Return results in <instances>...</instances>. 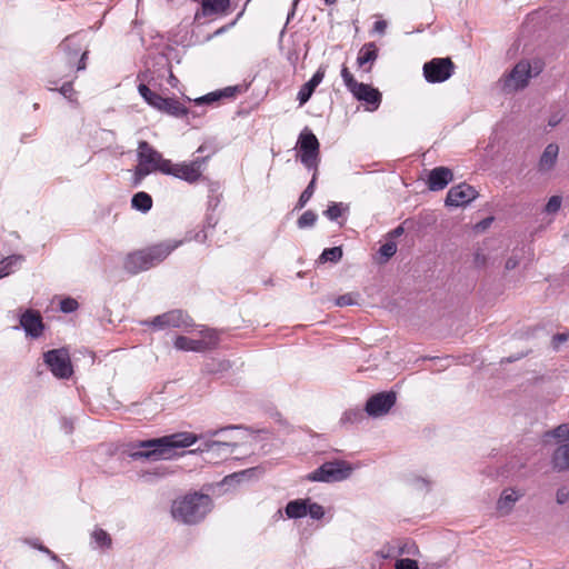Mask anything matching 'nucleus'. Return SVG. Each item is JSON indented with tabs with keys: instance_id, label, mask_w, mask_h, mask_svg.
<instances>
[{
	"instance_id": "nucleus-1",
	"label": "nucleus",
	"mask_w": 569,
	"mask_h": 569,
	"mask_svg": "<svg viewBox=\"0 0 569 569\" xmlns=\"http://www.w3.org/2000/svg\"><path fill=\"white\" fill-rule=\"evenodd\" d=\"M240 428V426L230 425L219 429H209L201 435L184 431L160 438L138 440L127 445L126 453L133 460H171L180 456L178 449L188 448L198 440H203L202 446L199 447L200 451H217L227 456L232 452L230 448L236 445L228 440H213V437Z\"/></svg>"
},
{
	"instance_id": "nucleus-2",
	"label": "nucleus",
	"mask_w": 569,
	"mask_h": 569,
	"mask_svg": "<svg viewBox=\"0 0 569 569\" xmlns=\"http://www.w3.org/2000/svg\"><path fill=\"white\" fill-rule=\"evenodd\" d=\"M212 508V499L204 493H188L172 501L171 516L184 525H196L203 520Z\"/></svg>"
},
{
	"instance_id": "nucleus-3",
	"label": "nucleus",
	"mask_w": 569,
	"mask_h": 569,
	"mask_svg": "<svg viewBox=\"0 0 569 569\" xmlns=\"http://www.w3.org/2000/svg\"><path fill=\"white\" fill-rule=\"evenodd\" d=\"M180 243L169 240L131 252L126 257L123 267L131 274L146 271L162 262Z\"/></svg>"
},
{
	"instance_id": "nucleus-4",
	"label": "nucleus",
	"mask_w": 569,
	"mask_h": 569,
	"mask_svg": "<svg viewBox=\"0 0 569 569\" xmlns=\"http://www.w3.org/2000/svg\"><path fill=\"white\" fill-rule=\"evenodd\" d=\"M138 163L134 169V183H140L152 172L166 174L170 160L164 159L149 142L140 141L137 150Z\"/></svg>"
},
{
	"instance_id": "nucleus-5",
	"label": "nucleus",
	"mask_w": 569,
	"mask_h": 569,
	"mask_svg": "<svg viewBox=\"0 0 569 569\" xmlns=\"http://www.w3.org/2000/svg\"><path fill=\"white\" fill-rule=\"evenodd\" d=\"M89 40L83 31L74 32L66 37L59 44V49L67 56V62L70 69L82 71L87 68Z\"/></svg>"
},
{
	"instance_id": "nucleus-6",
	"label": "nucleus",
	"mask_w": 569,
	"mask_h": 569,
	"mask_svg": "<svg viewBox=\"0 0 569 569\" xmlns=\"http://www.w3.org/2000/svg\"><path fill=\"white\" fill-rule=\"evenodd\" d=\"M352 466L346 460H332L322 463L319 468L307 475V480L312 482H340L352 473Z\"/></svg>"
},
{
	"instance_id": "nucleus-7",
	"label": "nucleus",
	"mask_w": 569,
	"mask_h": 569,
	"mask_svg": "<svg viewBox=\"0 0 569 569\" xmlns=\"http://www.w3.org/2000/svg\"><path fill=\"white\" fill-rule=\"evenodd\" d=\"M298 146L301 163L309 170L318 171L320 143L315 133L308 128H305L299 134Z\"/></svg>"
},
{
	"instance_id": "nucleus-8",
	"label": "nucleus",
	"mask_w": 569,
	"mask_h": 569,
	"mask_svg": "<svg viewBox=\"0 0 569 569\" xmlns=\"http://www.w3.org/2000/svg\"><path fill=\"white\" fill-rule=\"evenodd\" d=\"M207 158L198 157L192 161H183L179 163L169 162L166 174L173 176L188 183H196L202 178L203 168Z\"/></svg>"
},
{
	"instance_id": "nucleus-9",
	"label": "nucleus",
	"mask_w": 569,
	"mask_h": 569,
	"mask_svg": "<svg viewBox=\"0 0 569 569\" xmlns=\"http://www.w3.org/2000/svg\"><path fill=\"white\" fill-rule=\"evenodd\" d=\"M44 363L56 378L68 379L71 377L73 369L70 356L67 349H52L43 355Z\"/></svg>"
},
{
	"instance_id": "nucleus-10",
	"label": "nucleus",
	"mask_w": 569,
	"mask_h": 569,
	"mask_svg": "<svg viewBox=\"0 0 569 569\" xmlns=\"http://www.w3.org/2000/svg\"><path fill=\"white\" fill-rule=\"evenodd\" d=\"M423 77L429 83L447 81L455 72V64L450 58H433L422 68Z\"/></svg>"
},
{
	"instance_id": "nucleus-11",
	"label": "nucleus",
	"mask_w": 569,
	"mask_h": 569,
	"mask_svg": "<svg viewBox=\"0 0 569 569\" xmlns=\"http://www.w3.org/2000/svg\"><path fill=\"white\" fill-rule=\"evenodd\" d=\"M531 78V64L526 60H521L503 78L502 88L506 92L522 90L528 86Z\"/></svg>"
},
{
	"instance_id": "nucleus-12",
	"label": "nucleus",
	"mask_w": 569,
	"mask_h": 569,
	"mask_svg": "<svg viewBox=\"0 0 569 569\" xmlns=\"http://www.w3.org/2000/svg\"><path fill=\"white\" fill-rule=\"evenodd\" d=\"M397 400L396 392L383 391L371 396L365 407L368 416L378 418L387 415L395 406Z\"/></svg>"
},
{
	"instance_id": "nucleus-13",
	"label": "nucleus",
	"mask_w": 569,
	"mask_h": 569,
	"mask_svg": "<svg viewBox=\"0 0 569 569\" xmlns=\"http://www.w3.org/2000/svg\"><path fill=\"white\" fill-rule=\"evenodd\" d=\"M146 325L152 326L156 329L162 330L167 328H183L187 329L191 326L190 318L181 310H171L154 317L152 320L147 321Z\"/></svg>"
},
{
	"instance_id": "nucleus-14",
	"label": "nucleus",
	"mask_w": 569,
	"mask_h": 569,
	"mask_svg": "<svg viewBox=\"0 0 569 569\" xmlns=\"http://www.w3.org/2000/svg\"><path fill=\"white\" fill-rule=\"evenodd\" d=\"M478 197L477 190L467 183H459L449 189L445 203L447 207H465Z\"/></svg>"
},
{
	"instance_id": "nucleus-15",
	"label": "nucleus",
	"mask_w": 569,
	"mask_h": 569,
	"mask_svg": "<svg viewBox=\"0 0 569 569\" xmlns=\"http://www.w3.org/2000/svg\"><path fill=\"white\" fill-rule=\"evenodd\" d=\"M350 92L357 100L363 101L369 111L377 110L381 103V93L369 84L359 82Z\"/></svg>"
},
{
	"instance_id": "nucleus-16",
	"label": "nucleus",
	"mask_w": 569,
	"mask_h": 569,
	"mask_svg": "<svg viewBox=\"0 0 569 569\" xmlns=\"http://www.w3.org/2000/svg\"><path fill=\"white\" fill-rule=\"evenodd\" d=\"M20 326L31 338H39L44 329L40 313L31 309L21 315Z\"/></svg>"
},
{
	"instance_id": "nucleus-17",
	"label": "nucleus",
	"mask_w": 569,
	"mask_h": 569,
	"mask_svg": "<svg viewBox=\"0 0 569 569\" xmlns=\"http://www.w3.org/2000/svg\"><path fill=\"white\" fill-rule=\"evenodd\" d=\"M453 180L452 171L447 167L433 168L428 176V188L430 191H440Z\"/></svg>"
},
{
	"instance_id": "nucleus-18",
	"label": "nucleus",
	"mask_w": 569,
	"mask_h": 569,
	"mask_svg": "<svg viewBox=\"0 0 569 569\" xmlns=\"http://www.w3.org/2000/svg\"><path fill=\"white\" fill-rule=\"evenodd\" d=\"M326 74V67L320 66L311 79L306 82L299 90L297 99L300 106H303L309 101L316 88L322 82Z\"/></svg>"
},
{
	"instance_id": "nucleus-19",
	"label": "nucleus",
	"mask_w": 569,
	"mask_h": 569,
	"mask_svg": "<svg viewBox=\"0 0 569 569\" xmlns=\"http://www.w3.org/2000/svg\"><path fill=\"white\" fill-rule=\"evenodd\" d=\"M378 58V48L373 42H368L361 47L357 57V64L365 68V71L371 70V64Z\"/></svg>"
},
{
	"instance_id": "nucleus-20",
	"label": "nucleus",
	"mask_w": 569,
	"mask_h": 569,
	"mask_svg": "<svg viewBox=\"0 0 569 569\" xmlns=\"http://www.w3.org/2000/svg\"><path fill=\"white\" fill-rule=\"evenodd\" d=\"M558 153H559V147L556 143H549L545 148V150L540 157V160L538 163L539 171L540 172L550 171L557 162Z\"/></svg>"
},
{
	"instance_id": "nucleus-21",
	"label": "nucleus",
	"mask_w": 569,
	"mask_h": 569,
	"mask_svg": "<svg viewBox=\"0 0 569 569\" xmlns=\"http://www.w3.org/2000/svg\"><path fill=\"white\" fill-rule=\"evenodd\" d=\"M522 497V493H518L513 489H506L502 491L498 502H497V509L502 515L509 513L515 503Z\"/></svg>"
},
{
	"instance_id": "nucleus-22",
	"label": "nucleus",
	"mask_w": 569,
	"mask_h": 569,
	"mask_svg": "<svg viewBox=\"0 0 569 569\" xmlns=\"http://www.w3.org/2000/svg\"><path fill=\"white\" fill-rule=\"evenodd\" d=\"M160 111L177 118H182L190 112L182 102L174 98H164Z\"/></svg>"
},
{
	"instance_id": "nucleus-23",
	"label": "nucleus",
	"mask_w": 569,
	"mask_h": 569,
	"mask_svg": "<svg viewBox=\"0 0 569 569\" xmlns=\"http://www.w3.org/2000/svg\"><path fill=\"white\" fill-rule=\"evenodd\" d=\"M174 347L182 351H204L207 350L206 340H193L184 336H178L174 340Z\"/></svg>"
},
{
	"instance_id": "nucleus-24",
	"label": "nucleus",
	"mask_w": 569,
	"mask_h": 569,
	"mask_svg": "<svg viewBox=\"0 0 569 569\" xmlns=\"http://www.w3.org/2000/svg\"><path fill=\"white\" fill-rule=\"evenodd\" d=\"M553 469L563 471L569 469V442L558 446L552 455Z\"/></svg>"
},
{
	"instance_id": "nucleus-25",
	"label": "nucleus",
	"mask_w": 569,
	"mask_h": 569,
	"mask_svg": "<svg viewBox=\"0 0 569 569\" xmlns=\"http://www.w3.org/2000/svg\"><path fill=\"white\" fill-rule=\"evenodd\" d=\"M308 499L291 500L286 506V515L290 519L303 518L308 515L307 510Z\"/></svg>"
},
{
	"instance_id": "nucleus-26",
	"label": "nucleus",
	"mask_w": 569,
	"mask_h": 569,
	"mask_svg": "<svg viewBox=\"0 0 569 569\" xmlns=\"http://www.w3.org/2000/svg\"><path fill=\"white\" fill-rule=\"evenodd\" d=\"M24 261L22 254H11L0 261V279L12 273Z\"/></svg>"
},
{
	"instance_id": "nucleus-27",
	"label": "nucleus",
	"mask_w": 569,
	"mask_h": 569,
	"mask_svg": "<svg viewBox=\"0 0 569 569\" xmlns=\"http://www.w3.org/2000/svg\"><path fill=\"white\" fill-rule=\"evenodd\" d=\"M202 11L206 16L224 13L229 6V0H201Z\"/></svg>"
},
{
	"instance_id": "nucleus-28",
	"label": "nucleus",
	"mask_w": 569,
	"mask_h": 569,
	"mask_svg": "<svg viewBox=\"0 0 569 569\" xmlns=\"http://www.w3.org/2000/svg\"><path fill=\"white\" fill-rule=\"evenodd\" d=\"M138 91L148 104L160 110L161 103L163 102L164 99L163 97H161L157 92L151 91L149 87L144 83H140L138 86Z\"/></svg>"
},
{
	"instance_id": "nucleus-29",
	"label": "nucleus",
	"mask_w": 569,
	"mask_h": 569,
	"mask_svg": "<svg viewBox=\"0 0 569 569\" xmlns=\"http://www.w3.org/2000/svg\"><path fill=\"white\" fill-rule=\"evenodd\" d=\"M131 206L138 211L148 212L152 207V198L147 192L140 191L132 197Z\"/></svg>"
},
{
	"instance_id": "nucleus-30",
	"label": "nucleus",
	"mask_w": 569,
	"mask_h": 569,
	"mask_svg": "<svg viewBox=\"0 0 569 569\" xmlns=\"http://www.w3.org/2000/svg\"><path fill=\"white\" fill-rule=\"evenodd\" d=\"M348 210L349 206L343 202H331L323 213L329 220L337 221Z\"/></svg>"
},
{
	"instance_id": "nucleus-31",
	"label": "nucleus",
	"mask_w": 569,
	"mask_h": 569,
	"mask_svg": "<svg viewBox=\"0 0 569 569\" xmlns=\"http://www.w3.org/2000/svg\"><path fill=\"white\" fill-rule=\"evenodd\" d=\"M318 173H319V170L312 171L311 181L309 182L307 188L302 191V193L300 194V198L298 200V204H297L298 208H303L307 204V202L311 199V197L315 192V189H316Z\"/></svg>"
},
{
	"instance_id": "nucleus-32",
	"label": "nucleus",
	"mask_w": 569,
	"mask_h": 569,
	"mask_svg": "<svg viewBox=\"0 0 569 569\" xmlns=\"http://www.w3.org/2000/svg\"><path fill=\"white\" fill-rule=\"evenodd\" d=\"M91 538L94 541V543L97 545V547H99V548H110L111 547L112 539H111L110 535L101 528H96L91 533Z\"/></svg>"
},
{
	"instance_id": "nucleus-33",
	"label": "nucleus",
	"mask_w": 569,
	"mask_h": 569,
	"mask_svg": "<svg viewBox=\"0 0 569 569\" xmlns=\"http://www.w3.org/2000/svg\"><path fill=\"white\" fill-rule=\"evenodd\" d=\"M342 258L341 247L327 248L319 257L321 262H338Z\"/></svg>"
},
{
	"instance_id": "nucleus-34",
	"label": "nucleus",
	"mask_w": 569,
	"mask_h": 569,
	"mask_svg": "<svg viewBox=\"0 0 569 569\" xmlns=\"http://www.w3.org/2000/svg\"><path fill=\"white\" fill-rule=\"evenodd\" d=\"M363 419V411L361 409H350L341 417V423H357Z\"/></svg>"
},
{
	"instance_id": "nucleus-35",
	"label": "nucleus",
	"mask_w": 569,
	"mask_h": 569,
	"mask_svg": "<svg viewBox=\"0 0 569 569\" xmlns=\"http://www.w3.org/2000/svg\"><path fill=\"white\" fill-rule=\"evenodd\" d=\"M317 221V214L311 211V210H307L305 211L301 217L298 219V227L300 229H303V228H308V227H312Z\"/></svg>"
},
{
	"instance_id": "nucleus-36",
	"label": "nucleus",
	"mask_w": 569,
	"mask_h": 569,
	"mask_svg": "<svg viewBox=\"0 0 569 569\" xmlns=\"http://www.w3.org/2000/svg\"><path fill=\"white\" fill-rule=\"evenodd\" d=\"M307 510V516H310V518L315 520H320L325 516L323 507L317 502H312L310 499H308Z\"/></svg>"
},
{
	"instance_id": "nucleus-37",
	"label": "nucleus",
	"mask_w": 569,
	"mask_h": 569,
	"mask_svg": "<svg viewBox=\"0 0 569 569\" xmlns=\"http://www.w3.org/2000/svg\"><path fill=\"white\" fill-rule=\"evenodd\" d=\"M341 77L345 82V86L349 91L353 90L355 87L359 83L352 76V73L349 71L347 66H342L341 68Z\"/></svg>"
},
{
	"instance_id": "nucleus-38",
	"label": "nucleus",
	"mask_w": 569,
	"mask_h": 569,
	"mask_svg": "<svg viewBox=\"0 0 569 569\" xmlns=\"http://www.w3.org/2000/svg\"><path fill=\"white\" fill-rule=\"evenodd\" d=\"M221 99L219 91L210 92L194 100L196 106L212 104Z\"/></svg>"
},
{
	"instance_id": "nucleus-39",
	"label": "nucleus",
	"mask_w": 569,
	"mask_h": 569,
	"mask_svg": "<svg viewBox=\"0 0 569 569\" xmlns=\"http://www.w3.org/2000/svg\"><path fill=\"white\" fill-rule=\"evenodd\" d=\"M561 197L560 196H552L547 204L545 206V212L547 213H556L559 211L561 207Z\"/></svg>"
},
{
	"instance_id": "nucleus-40",
	"label": "nucleus",
	"mask_w": 569,
	"mask_h": 569,
	"mask_svg": "<svg viewBox=\"0 0 569 569\" xmlns=\"http://www.w3.org/2000/svg\"><path fill=\"white\" fill-rule=\"evenodd\" d=\"M396 252H397V244L393 241H388V242L383 243L379 249V253L385 259H390Z\"/></svg>"
},
{
	"instance_id": "nucleus-41",
	"label": "nucleus",
	"mask_w": 569,
	"mask_h": 569,
	"mask_svg": "<svg viewBox=\"0 0 569 569\" xmlns=\"http://www.w3.org/2000/svg\"><path fill=\"white\" fill-rule=\"evenodd\" d=\"M356 297H358V295H353V293L341 295L336 299V305L339 307H347V306L356 305L357 303Z\"/></svg>"
},
{
	"instance_id": "nucleus-42",
	"label": "nucleus",
	"mask_w": 569,
	"mask_h": 569,
	"mask_svg": "<svg viewBox=\"0 0 569 569\" xmlns=\"http://www.w3.org/2000/svg\"><path fill=\"white\" fill-rule=\"evenodd\" d=\"M78 302L77 300L72 299V298H66L63 300H61L60 302V310L64 313H70V312H73L74 310L78 309Z\"/></svg>"
},
{
	"instance_id": "nucleus-43",
	"label": "nucleus",
	"mask_w": 569,
	"mask_h": 569,
	"mask_svg": "<svg viewBox=\"0 0 569 569\" xmlns=\"http://www.w3.org/2000/svg\"><path fill=\"white\" fill-rule=\"evenodd\" d=\"M201 333L203 335V337L206 339H208V341H206L207 343V349L213 347L217 345L218 342V333L216 330L213 329H206L203 331H201Z\"/></svg>"
},
{
	"instance_id": "nucleus-44",
	"label": "nucleus",
	"mask_w": 569,
	"mask_h": 569,
	"mask_svg": "<svg viewBox=\"0 0 569 569\" xmlns=\"http://www.w3.org/2000/svg\"><path fill=\"white\" fill-rule=\"evenodd\" d=\"M396 569H419L418 562L409 558L397 560Z\"/></svg>"
},
{
	"instance_id": "nucleus-45",
	"label": "nucleus",
	"mask_w": 569,
	"mask_h": 569,
	"mask_svg": "<svg viewBox=\"0 0 569 569\" xmlns=\"http://www.w3.org/2000/svg\"><path fill=\"white\" fill-rule=\"evenodd\" d=\"M551 435L558 439L569 440V425H561L557 427L552 430Z\"/></svg>"
},
{
	"instance_id": "nucleus-46",
	"label": "nucleus",
	"mask_w": 569,
	"mask_h": 569,
	"mask_svg": "<svg viewBox=\"0 0 569 569\" xmlns=\"http://www.w3.org/2000/svg\"><path fill=\"white\" fill-rule=\"evenodd\" d=\"M556 499H557V502L559 505H563L569 499V490L567 488H565V487L558 489L557 490V495H556Z\"/></svg>"
},
{
	"instance_id": "nucleus-47",
	"label": "nucleus",
	"mask_w": 569,
	"mask_h": 569,
	"mask_svg": "<svg viewBox=\"0 0 569 569\" xmlns=\"http://www.w3.org/2000/svg\"><path fill=\"white\" fill-rule=\"evenodd\" d=\"M61 428H62V430H63L67 435L72 433V431H73V429H74L73 420H72V419H70V418L63 417V418L61 419Z\"/></svg>"
},
{
	"instance_id": "nucleus-48",
	"label": "nucleus",
	"mask_w": 569,
	"mask_h": 569,
	"mask_svg": "<svg viewBox=\"0 0 569 569\" xmlns=\"http://www.w3.org/2000/svg\"><path fill=\"white\" fill-rule=\"evenodd\" d=\"M59 91L63 97L71 100V96L73 93V88H72L71 82H66L64 84H62V87L59 89Z\"/></svg>"
},
{
	"instance_id": "nucleus-49",
	"label": "nucleus",
	"mask_w": 569,
	"mask_h": 569,
	"mask_svg": "<svg viewBox=\"0 0 569 569\" xmlns=\"http://www.w3.org/2000/svg\"><path fill=\"white\" fill-rule=\"evenodd\" d=\"M38 550L48 555L52 561H56L58 563L61 562L60 558L54 552H52L49 548H47L46 546L39 545Z\"/></svg>"
},
{
	"instance_id": "nucleus-50",
	"label": "nucleus",
	"mask_w": 569,
	"mask_h": 569,
	"mask_svg": "<svg viewBox=\"0 0 569 569\" xmlns=\"http://www.w3.org/2000/svg\"><path fill=\"white\" fill-rule=\"evenodd\" d=\"M387 26V21L378 20L375 22L372 31L379 34H383L386 32Z\"/></svg>"
},
{
	"instance_id": "nucleus-51",
	"label": "nucleus",
	"mask_w": 569,
	"mask_h": 569,
	"mask_svg": "<svg viewBox=\"0 0 569 569\" xmlns=\"http://www.w3.org/2000/svg\"><path fill=\"white\" fill-rule=\"evenodd\" d=\"M569 335L568 333H558L553 337V343L556 347H558L559 343H562L568 340Z\"/></svg>"
},
{
	"instance_id": "nucleus-52",
	"label": "nucleus",
	"mask_w": 569,
	"mask_h": 569,
	"mask_svg": "<svg viewBox=\"0 0 569 569\" xmlns=\"http://www.w3.org/2000/svg\"><path fill=\"white\" fill-rule=\"evenodd\" d=\"M518 264H519V260H518L516 257H510V258L506 261V269H507V270H512V269H515Z\"/></svg>"
},
{
	"instance_id": "nucleus-53",
	"label": "nucleus",
	"mask_w": 569,
	"mask_h": 569,
	"mask_svg": "<svg viewBox=\"0 0 569 569\" xmlns=\"http://www.w3.org/2000/svg\"><path fill=\"white\" fill-rule=\"evenodd\" d=\"M234 91H236V88L228 87L223 90H219V93H221V98L222 97H232Z\"/></svg>"
},
{
	"instance_id": "nucleus-54",
	"label": "nucleus",
	"mask_w": 569,
	"mask_h": 569,
	"mask_svg": "<svg viewBox=\"0 0 569 569\" xmlns=\"http://www.w3.org/2000/svg\"><path fill=\"white\" fill-rule=\"evenodd\" d=\"M403 227L402 226H398L396 229H393L391 232H390V236L391 237H399L403 233Z\"/></svg>"
},
{
	"instance_id": "nucleus-55",
	"label": "nucleus",
	"mask_w": 569,
	"mask_h": 569,
	"mask_svg": "<svg viewBox=\"0 0 569 569\" xmlns=\"http://www.w3.org/2000/svg\"><path fill=\"white\" fill-rule=\"evenodd\" d=\"M298 1H299V0H293V1H292V8H291V11L288 13V21L290 20V18H291V17H293V16H295V11H296V7H297V4H298Z\"/></svg>"
},
{
	"instance_id": "nucleus-56",
	"label": "nucleus",
	"mask_w": 569,
	"mask_h": 569,
	"mask_svg": "<svg viewBox=\"0 0 569 569\" xmlns=\"http://www.w3.org/2000/svg\"><path fill=\"white\" fill-rule=\"evenodd\" d=\"M26 542L36 549H38L39 545H41L38 540L27 539Z\"/></svg>"
},
{
	"instance_id": "nucleus-57",
	"label": "nucleus",
	"mask_w": 569,
	"mask_h": 569,
	"mask_svg": "<svg viewBox=\"0 0 569 569\" xmlns=\"http://www.w3.org/2000/svg\"><path fill=\"white\" fill-rule=\"evenodd\" d=\"M407 546H409V543H405V547L400 549V552H401V553L407 552V550H405V548H406ZM410 547L416 549L415 545H413V543H411V542H410Z\"/></svg>"
},
{
	"instance_id": "nucleus-58",
	"label": "nucleus",
	"mask_w": 569,
	"mask_h": 569,
	"mask_svg": "<svg viewBox=\"0 0 569 569\" xmlns=\"http://www.w3.org/2000/svg\"><path fill=\"white\" fill-rule=\"evenodd\" d=\"M337 0H325L326 4L328 6H331L336 2Z\"/></svg>"
},
{
	"instance_id": "nucleus-59",
	"label": "nucleus",
	"mask_w": 569,
	"mask_h": 569,
	"mask_svg": "<svg viewBox=\"0 0 569 569\" xmlns=\"http://www.w3.org/2000/svg\"><path fill=\"white\" fill-rule=\"evenodd\" d=\"M60 567L61 569H69V567L63 561L60 562Z\"/></svg>"
},
{
	"instance_id": "nucleus-60",
	"label": "nucleus",
	"mask_w": 569,
	"mask_h": 569,
	"mask_svg": "<svg viewBox=\"0 0 569 569\" xmlns=\"http://www.w3.org/2000/svg\"><path fill=\"white\" fill-rule=\"evenodd\" d=\"M406 550H407V553H413L412 551H410L409 547H406Z\"/></svg>"
},
{
	"instance_id": "nucleus-61",
	"label": "nucleus",
	"mask_w": 569,
	"mask_h": 569,
	"mask_svg": "<svg viewBox=\"0 0 569 569\" xmlns=\"http://www.w3.org/2000/svg\"><path fill=\"white\" fill-rule=\"evenodd\" d=\"M202 151H203V148H202V147H200V148L197 150V152H202Z\"/></svg>"
}]
</instances>
